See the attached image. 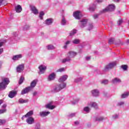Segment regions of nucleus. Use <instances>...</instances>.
I'll use <instances>...</instances> for the list:
<instances>
[{"instance_id": "1", "label": "nucleus", "mask_w": 129, "mask_h": 129, "mask_svg": "<svg viewBox=\"0 0 129 129\" xmlns=\"http://www.w3.org/2000/svg\"><path fill=\"white\" fill-rule=\"evenodd\" d=\"M66 83H65L56 85L51 89V92H52V93H57V92H59L62 89H64V88L66 87Z\"/></svg>"}, {"instance_id": "2", "label": "nucleus", "mask_w": 129, "mask_h": 129, "mask_svg": "<svg viewBox=\"0 0 129 129\" xmlns=\"http://www.w3.org/2000/svg\"><path fill=\"white\" fill-rule=\"evenodd\" d=\"M115 10V6L113 4L109 5L106 8L103 9L100 12V14H104L108 12H113Z\"/></svg>"}, {"instance_id": "3", "label": "nucleus", "mask_w": 129, "mask_h": 129, "mask_svg": "<svg viewBox=\"0 0 129 129\" xmlns=\"http://www.w3.org/2000/svg\"><path fill=\"white\" fill-rule=\"evenodd\" d=\"M10 83V79L8 78L3 79L2 82L0 83V90L1 89H6L7 86Z\"/></svg>"}, {"instance_id": "4", "label": "nucleus", "mask_w": 129, "mask_h": 129, "mask_svg": "<svg viewBox=\"0 0 129 129\" xmlns=\"http://www.w3.org/2000/svg\"><path fill=\"white\" fill-rule=\"evenodd\" d=\"M115 66H116V62H111L106 65L104 69L103 70V72H107V71H109V70L112 69V68H114Z\"/></svg>"}, {"instance_id": "5", "label": "nucleus", "mask_w": 129, "mask_h": 129, "mask_svg": "<svg viewBox=\"0 0 129 129\" xmlns=\"http://www.w3.org/2000/svg\"><path fill=\"white\" fill-rule=\"evenodd\" d=\"M25 69V64L24 63L19 64L18 66L16 68V71L18 73H21V72H23L24 71V70Z\"/></svg>"}, {"instance_id": "6", "label": "nucleus", "mask_w": 129, "mask_h": 129, "mask_svg": "<svg viewBox=\"0 0 129 129\" xmlns=\"http://www.w3.org/2000/svg\"><path fill=\"white\" fill-rule=\"evenodd\" d=\"M38 69H39V74H44L47 70V67H46V66L41 64L39 66Z\"/></svg>"}, {"instance_id": "7", "label": "nucleus", "mask_w": 129, "mask_h": 129, "mask_svg": "<svg viewBox=\"0 0 129 129\" xmlns=\"http://www.w3.org/2000/svg\"><path fill=\"white\" fill-rule=\"evenodd\" d=\"M73 16L76 20H80V18H82V15L80 11H76L73 13Z\"/></svg>"}, {"instance_id": "8", "label": "nucleus", "mask_w": 129, "mask_h": 129, "mask_svg": "<svg viewBox=\"0 0 129 129\" xmlns=\"http://www.w3.org/2000/svg\"><path fill=\"white\" fill-rule=\"evenodd\" d=\"M56 79V73H52L48 76L47 81H53Z\"/></svg>"}, {"instance_id": "9", "label": "nucleus", "mask_w": 129, "mask_h": 129, "mask_svg": "<svg viewBox=\"0 0 129 129\" xmlns=\"http://www.w3.org/2000/svg\"><path fill=\"white\" fill-rule=\"evenodd\" d=\"M54 22V19L53 18H48L44 21V24L46 26H51Z\"/></svg>"}, {"instance_id": "10", "label": "nucleus", "mask_w": 129, "mask_h": 129, "mask_svg": "<svg viewBox=\"0 0 129 129\" xmlns=\"http://www.w3.org/2000/svg\"><path fill=\"white\" fill-rule=\"evenodd\" d=\"M76 55H77V52L72 51H69L67 54V56L71 59L74 58Z\"/></svg>"}, {"instance_id": "11", "label": "nucleus", "mask_w": 129, "mask_h": 129, "mask_svg": "<svg viewBox=\"0 0 129 129\" xmlns=\"http://www.w3.org/2000/svg\"><path fill=\"white\" fill-rule=\"evenodd\" d=\"M26 121L28 124H33L35 123V119L33 117H29L27 118Z\"/></svg>"}, {"instance_id": "12", "label": "nucleus", "mask_w": 129, "mask_h": 129, "mask_svg": "<svg viewBox=\"0 0 129 129\" xmlns=\"http://www.w3.org/2000/svg\"><path fill=\"white\" fill-rule=\"evenodd\" d=\"M30 10L34 15H38L39 14V11L38 9L33 6H30Z\"/></svg>"}, {"instance_id": "13", "label": "nucleus", "mask_w": 129, "mask_h": 129, "mask_svg": "<svg viewBox=\"0 0 129 129\" xmlns=\"http://www.w3.org/2000/svg\"><path fill=\"white\" fill-rule=\"evenodd\" d=\"M92 96L94 97H97L99 96V91L97 89H94L91 91Z\"/></svg>"}, {"instance_id": "14", "label": "nucleus", "mask_w": 129, "mask_h": 129, "mask_svg": "<svg viewBox=\"0 0 129 129\" xmlns=\"http://www.w3.org/2000/svg\"><path fill=\"white\" fill-rule=\"evenodd\" d=\"M88 105L89 106H91V107H93L96 109H97V108H98V104H97L96 102H90V103H88Z\"/></svg>"}, {"instance_id": "15", "label": "nucleus", "mask_w": 129, "mask_h": 129, "mask_svg": "<svg viewBox=\"0 0 129 129\" xmlns=\"http://www.w3.org/2000/svg\"><path fill=\"white\" fill-rule=\"evenodd\" d=\"M121 80L118 78H114L112 80V83L113 84H118V83H121Z\"/></svg>"}, {"instance_id": "16", "label": "nucleus", "mask_w": 129, "mask_h": 129, "mask_svg": "<svg viewBox=\"0 0 129 129\" xmlns=\"http://www.w3.org/2000/svg\"><path fill=\"white\" fill-rule=\"evenodd\" d=\"M22 57L23 55L22 54H17L13 56L12 60H13V61H18Z\"/></svg>"}, {"instance_id": "17", "label": "nucleus", "mask_w": 129, "mask_h": 129, "mask_svg": "<svg viewBox=\"0 0 129 129\" xmlns=\"http://www.w3.org/2000/svg\"><path fill=\"white\" fill-rule=\"evenodd\" d=\"M67 78H68V76L67 75L62 76L58 79V82H64V81H66V80H67Z\"/></svg>"}, {"instance_id": "18", "label": "nucleus", "mask_w": 129, "mask_h": 129, "mask_svg": "<svg viewBox=\"0 0 129 129\" xmlns=\"http://www.w3.org/2000/svg\"><path fill=\"white\" fill-rule=\"evenodd\" d=\"M30 90H32L31 89V88L29 87H28L25 89H24L22 91H21V94L22 95H24V94H26L27 93H28Z\"/></svg>"}, {"instance_id": "19", "label": "nucleus", "mask_w": 129, "mask_h": 129, "mask_svg": "<svg viewBox=\"0 0 129 129\" xmlns=\"http://www.w3.org/2000/svg\"><path fill=\"white\" fill-rule=\"evenodd\" d=\"M81 23L80 27L81 28H84L86 27V24H87V19H83L81 21H80Z\"/></svg>"}, {"instance_id": "20", "label": "nucleus", "mask_w": 129, "mask_h": 129, "mask_svg": "<svg viewBox=\"0 0 129 129\" xmlns=\"http://www.w3.org/2000/svg\"><path fill=\"white\" fill-rule=\"evenodd\" d=\"M50 113L49 111H41L40 112L39 114L41 117H45L46 116H48Z\"/></svg>"}, {"instance_id": "21", "label": "nucleus", "mask_w": 129, "mask_h": 129, "mask_svg": "<svg viewBox=\"0 0 129 129\" xmlns=\"http://www.w3.org/2000/svg\"><path fill=\"white\" fill-rule=\"evenodd\" d=\"M105 119H107V117H103V116H99V117H96L95 118V120H96V121H103V120H105Z\"/></svg>"}, {"instance_id": "22", "label": "nucleus", "mask_w": 129, "mask_h": 129, "mask_svg": "<svg viewBox=\"0 0 129 129\" xmlns=\"http://www.w3.org/2000/svg\"><path fill=\"white\" fill-rule=\"evenodd\" d=\"M52 102H50L48 104H46L45 105L46 108H48V109H54L55 107L54 105H52Z\"/></svg>"}, {"instance_id": "23", "label": "nucleus", "mask_w": 129, "mask_h": 129, "mask_svg": "<svg viewBox=\"0 0 129 129\" xmlns=\"http://www.w3.org/2000/svg\"><path fill=\"white\" fill-rule=\"evenodd\" d=\"M13 39L12 41H19L21 38L18 36V33L14 32Z\"/></svg>"}, {"instance_id": "24", "label": "nucleus", "mask_w": 129, "mask_h": 129, "mask_svg": "<svg viewBox=\"0 0 129 129\" xmlns=\"http://www.w3.org/2000/svg\"><path fill=\"white\" fill-rule=\"evenodd\" d=\"M17 95V91H11L10 92L8 96L10 97V98H14L15 96Z\"/></svg>"}, {"instance_id": "25", "label": "nucleus", "mask_w": 129, "mask_h": 129, "mask_svg": "<svg viewBox=\"0 0 129 129\" xmlns=\"http://www.w3.org/2000/svg\"><path fill=\"white\" fill-rule=\"evenodd\" d=\"M34 115V111L31 110L29 111L28 112L26 113V115H24L25 117L29 118V117H32V116Z\"/></svg>"}, {"instance_id": "26", "label": "nucleus", "mask_w": 129, "mask_h": 129, "mask_svg": "<svg viewBox=\"0 0 129 129\" xmlns=\"http://www.w3.org/2000/svg\"><path fill=\"white\" fill-rule=\"evenodd\" d=\"M36 85H37V80H34L31 83L30 86L29 87H30V89L32 90L33 88L36 87Z\"/></svg>"}, {"instance_id": "27", "label": "nucleus", "mask_w": 129, "mask_h": 129, "mask_svg": "<svg viewBox=\"0 0 129 129\" xmlns=\"http://www.w3.org/2000/svg\"><path fill=\"white\" fill-rule=\"evenodd\" d=\"M71 60V58L67 55V57L61 60V62L62 64H65L67 62H70Z\"/></svg>"}, {"instance_id": "28", "label": "nucleus", "mask_w": 129, "mask_h": 129, "mask_svg": "<svg viewBox=\"0 0 129 129\" xmlns=\"http://www.w3.org/2000/svg\"><path fill=\"white\" fill-rule=\"evenodd\" d=\"M128 96L129 92H125L120 95V98H122V99L124 98H127V97H128Z\"/></svg>"}, {"instance_id": "29", "label": "nucleus", "mask_w": 129, "mask_h": 129, "mask_svg": "<svg viewBox=\"0 0 129 129\" xmlns=\"http://www.w3.org/2000/svg\"><path fill=\"white\" fill-rule=\"evenodd\" d=\"M15 10L16 13H21L22 12V7L20 5H18L15 7Z\"/></svg>"}, {"instance_id": "30", "label": "nucleus", "mask_w": 129, "mask_h": 129, "mask_svg": "<svg viewBox=\"0 0 129 129\" xmlns=\"http://www.w3.org/2000/svg\"><path fill=\"white\" fill-rule=\"evenodd\" d=\"M67 24V20H66L64 16H63L61 21V26H66Z\"/></svg>"}, {"instance_id": "31", "label": "nucleus", "mask_w": 129, "mask_h": 129, "mask_svg": "<svg viewBox=\"0 0 129 129\" xmlns=\"http://www.w3.org/2000/svg\"><path fill=\"white\" fill-rule=\"evenodd\" d=\"M70 44H71V40H67V41H66V42L64 43V45L63 46V49H67V48L68 47V45H70Z\"/></svg>"}, {"instance_id": "32", "label": "nucleus", "mask_w": 129, "mask_h": 129, "mask_svg": "<svg viewBox=\"0 0 129 129\" xmlns=\"http://www.w3.org/2000/svg\"><path fill=\"white\" fill-rule=\"evenodd\" d=\"M90 110H91V109H90L88 106H86L83 108V111H85L86 113H89V112H90Z\"/></svg>"}, {"instance_id": "33", "label": "nucleus", "mask_w": 129, "mask_h": 129, "mask_svg": "<svg viewBox=\"0 0 129 129\" xmlns=\"http://www.w3.org/2000/svg\"><path fill=\"white\" fill-rule=\"evenodd\" d=\"M46 48L47 49V50H55V49H56V47H55V46H54V45L52 44H49L46 46Z\"/></svg>"}, {"instance_id": "34", "label": "nucleus", "mask_w": 129, "mask_h": 129, "mask_svg": "<svg viewBox=\"0 0 129 129\" xmlns=\"http://www.w3.org/2000/svg\"><path fill=\"white\" fill-rule=\"evenodd\" d=\"M28 101H29V100L28 99L24 100L22 98H20L19 100V103H21V104L27 103V102H28Z\"/></svg>"}, {"instance_id": "35", "label": "nucleus", "mask_w": 129, "mask_h": 129, "mask_svg": "<svg viewBox=\"0 0 129 129\" xmlns=\"http://www.w3.org/2000/svg\"><path fill=\"white\" fill-rule=\"evenodd\" d=\"M73 43L75 45H78V44L80 43V39H75L72 41Z\"/></svg>"}, {"instance_id": "36", "label": "nucleus", "mask_w": 129, "mask_h": 129, "mask_svg": "<svg viewBox=\"0 0 129 129\" xmlns=\"http://www.w3.org/2000/svg\"><path fill=\"white\" fill-rule=\"evenodd\" d=\"M95 9H96V5L93 4V6L90 7V8H89V10L90 12H94Z\"/></svg>"}, {"instance_id": "37", "label": "nucleus", "mask_w": 129, "mask_h": 129, "mask_svg": "<svg viewBox=\"0 0 129 129\" xmlns=\"http://www.w3.org/2000/svg\"><path fill=\"white\" fill-rule=\"evenodd\" d=\"M79 100H80V99L77 98V99H74L73 101H71V102H72V104L75 105V104H77V103L78 102H79Z\"/></svg>"}, {"instance_id": "38", "label": "nucleus", "mask_w": 129, "mask_h": 129, "mask_svg": "<svg viewBox=\"0 0 129 129\" xmlns=\"http://www.w3.org/2000/svg\"><path fill=\"white\" fill-rule=\"evenodd\" d=\"M76 33H77V30L74 29L72 30L71 32L70 33V36L72 37V36H74V35H75Z\"/></svg>"}, {"instance_id": "39", "label": "nucleus", "mask_w": 129, "mask_h": 129, "mask_svg": "<svg viewBox=\"0 0 129 129\" xmlns=\"http://www.w3.org/2000/svg\"><path fill=\"white\" fill-rule=\"evenodd\" d=\"M117 105L118 106H123V105H124V101H119L117 103Z\"/></svg>"}, {"instance_id": "40", "label": "nucleus", "mask_w": 129, "mask_h": 129, "mask_svg": "<svg viewBox=\"0 0 129 129\" xmlns=\"http://www.w3.org/2000/svg\"><path fill=\"white\" fill-rule=\"evenodd\" d=\"M121 68H122L124 71H126V70H127V66L123 64L121 66Z\"/></svg>"}, {"instance_id": "41", "label": "nucleus", "mask_w": 129, "mask_h": 129, "mask_svg": "<svg viewBox=\"0 0 129 129\" xmlns=\"http://www.w3.org/2000/svg\"><path fill=\"white\" fill-rule=\"evenodd\" d=\"M24 80H25V78H24L23 77H21L19 80V84H22V83L24 82Z\"/></svg>"}, {"instance_id": "42", "label": "nucleus", "mask_w": 129, "mask_h": 129, "mask_svg": "<svg viewBox=\"0 0 129 129\" xmlns=\"http://www.w3.org/2000/svg\"><path fill=\"white\" fill-rule=\"evenodd\" d=\"M44 15H45V14L43 12H41L39 13V18L40 19V20H43V16H44Z\"/></svg>"}, {"instance_id": "43", "label": "nucleus", "mask_w": 129, "mask_h": 129, "mask_svg": "<svg viewBox=\"0 0 129 129\" xmlns=\"http://www.w3.org/2000/svg\"><path fill=\"white\" fill-rule=\"evenodd\" d=\"M65 71V68H61L56 71V72H64Z\"/></svg>"}, {"instance_id": "44", "label": "nucleus", "mask_w": 129, "mask_h": 129, "mask_svg": "<svg viewBox=\"0 0 129 129\" xmlns=\"http://www.w3.org/2000/svg\"><path fill=\"white\" fill-rule=\"evenodd\" d=\"M92 29H93V25H92L91 24H89L88 26V31H91V30H92Z\"/></svg>"}, {"instance_id": "45", "label": "nucleus", "mask_w": 129, "mask_h": 129, "mask_svg": "<svg viewBox=\"0 0 129 129\" xmlns=\"http://www.w3.org/2000/svg\"><path fill=\"white\" fill-rule=\"evenodd\" d=\"M82 79H83V78H82V77H80V78H77V79H75V82H79L80 81H81V80H82Z\"/></svg>"}, {"instance_id": "46", "label": "nucleus", "mask_w": 129, "mask_h": 129, "mask_svg": "<svg viewBox=\"0 0 129 129\" xmlns=\"http://www.w3.org/2000/svg\"><path fill=\"white\" fill-rule=\"evenodd\" d=\"M5 112H7V109L6 108L0 109V114L5 113Z\"/></svg>"}, {"instance_id": "47", "label": "nucleus", "mask_w": 129, "mask_h": 129, "mask_svg": "<svg viewBox=\"0 0 129 129\" xmlns=\"http://www.w3.org/2000/svg\"><path fill=\"white\" fill-rule=\"evenodd\" d=\"M113 42H114V38H110L109 40L108 43L110 44H113Z\"/></svg>"}, {"instance_id": "48", "label": "nucleus", "mask_w": 129, "mask_h": 129, "mask_svg": "<svg viewBox=\"0 0 129 129\" xmlns=\"http://www.w3.org/2000/svg\"><path fill=\"white\" fill-rule=\"evenodd\" d=\"M112 118L113 119H117V118H118V114H115L112 116Z\"/></svg>"}, {"instance_id": "49", "label": "nucleus", "mask_w": 129, "mask_h": 129, "mask_svg": "<svg viewBox=\"0 0 129 129\" xmlns=\"http://www.w3.org/2000/svg\"><path fill=\"white\" fill-rule=\"evenodd\" d=\"M123 22V21H122V19H119L117 22L118 26H120V25H121V24H122Z\"/></svg>"}, {"instance_id": "50", "label": "nucleus", "mask_w": 129, "mask_h": 129, "mask_svg": "<svg viewBox=\"0 0 129 129\" xmlns=\"http://www.w3.org/2000/svg\"><path fill=\"white\" fill-rule=\"evenodd\" d=\"M6 122V120L5 119H0V125L4 124Z\"/></svg>"}, {"instance_id": "51", "label": "nucleus", "mask_w": 129, "mask_h": 129, "mask_svg": "<svg viewBox=\"0 0 129 129\" xmlns=\"http://www.w3.org/2000/svg\"><path fill=\"white\" fill-rule=\"evenodd\" d=\"M101 83L102 84H108V80H104V81H102V82H101Z\"/></svg>"}, {"instance_id": "52", "label": "nucleus", "mask_w": 129, "mask_h": 129, "mask_svg": "<svg viewBox=\"0 0 129 129\" xmlns=\"http://www.w3.org/2000/svg\"><path fill=\"white\" fill-rule=\"evenodd\" d=\"M98 17H99V14H94L93 16V19H94V20L98 19Z\"/></svg>"}, {"instance_id": "53", "label": "nucleus", "mask_w": 129, "mask_h": 129, "mask_svg": "<svg viewBox=\"0 0 129 129\" xmlns=\"http://www.w3.org/2000/svg\"><path fill=\"white\" fill-rule=\"evenodd\" d=\"M24 31H25L26 30H29V29H30V26L29 25H25L24 27Z\"/></svg>"}, {"instance_id": "54", "label": "nucleus", "mask_w": 129, "mask_h": 129, "mask_svg": "<svg viewBox=\"0 0 129 129\" xmlns=\"http://www.w3.org/2000/svg\"><path fill=\"white\" fill-rule=\"evenodd\" d=\"M35 129H41V126L40 124H37L35 126Z\"/></svg>"}, {"instance_id": "55", "label": "nucleus", "mask_w": 129, "mask_h": 129, "mask_svg": "<svg viewBox=\"0 0 129 129\" xmlns=\"http://www.w3.org/2000/svg\"><path fill=\"white\" fill-rule=\"evenodd\" d=\"M85 59H86V61H89V60H90L91 57H90V56H86L85 57Z\"/></svg>"}, {"instance_id": "56", "label": "nucleus", "mask_w": 129, "mask_h": 129, "mask_svg": "<svg viewBox=\"0 0 129 129\" xmlns=\"http://www.w3.org/2000/svg\"><path fill=\"white\" fill-rule=\"evenodd\" d=\"M71 117H73V116H75V113H72L70 115Z\"/></svg>"}, {"instance_id": "57", "label": "nucleus", "mask_w": 129, "mask_h": 129, "mask_svg": "<svg viewBox=\"0 0 129 129\" xmlns=\"http://www.w3.org/2000/svg\"><path fill=\"white\" fill-rule=\"evenodd\" d=\"M3 52H4V48H0V55L2 54Z\"/></svg>"}, {"instance_id": "58", "label": "nucleus", "mask_w": 129, "mask_h": 129, "mask_svg": "<svg viewBox=\"0 0 129 129\" xmlns=\"http://www.w3.org/2000/svg\"><path fill=\"white\" fill-rule=\"evenodd\" d=\"M6 107H7V104H4L2 106V108H6Z\"/></svg>"}, {"instance_id": "59", "label": "nucleus", "mask_w": 129, "mask_h": 129, "mask_svg": "<svg viewBox=\"0 0 129 129\" xmlns=\"http://www.w3.org/2000/svg\"><path fill=\"white\" fill-rule=\"evenodd\" d=\"M37 94H38V93L37 92H34L33 93V96H36V95H37Z\"/></svg>"}, {"instance_id": "60", "label": "nucleus", "mask_w": 129, "mask_h": 129, "mask_svg": "<svg viewBox=\"0 0 129 129\" xmlns=\"http://www.w3.org/2000/svg\"><path fill=\"white\" fill-rule=\"evenodd\" d=\"M75 124H76V125L79 124V121H76L75 122Z\"/></svg>"}, {"instance_id": "61", "label": "nucleus", "mask_w": 129, "mask_h": 129, "mask_svg": "<svg viewBox=\"0 0 129 129\" xmlns=\"http://www.w3.org/2000/svg\"><path fill=\"white\" fill-rule=\"evenodd\" d=\"M120 44H121V43L120 42V40H119L117 43H115V45H120Z\"/></svg>"}, {"instance_id": "62", "label": "nucleus", "mask_w": 129, "mask_h": 129, "mask_svg": "<svg viewBox=\"0 0 129 129\" xmlns=\"http://www.w3.org/2000/svg\"><path fill=\"white\" fill-rule=\"evenodd\" d=\"M3 2H4V0H0V7L3 5Z\"/></svg>"}, {"instance_id": "63", "label": "nucleus", "mask_w": 129, "mask_h": 129, "mask_svg": "<svg viewBox=\"0 0 129 129\" xmlns=\"http://www.w3.org/2000/svg\"><path fill=\"white\" fill-rule=\"evenodd\" d=\"M4 45V42H0V48Z\"/></svg>"}, {"instance_id": "64", "label": "nucleus", "mask_w": 129, "mask_h": 129, "mask_svg": "<svg viewBox=\"0 0 129 129\" xmlns=\"http://www.w3.org/2000/svg\"><path fill=\"white\" fill-rule=\"evenodd\" d=\"M79 52V53H82V52H83L82 49H80Z\"/></svg>"}]
</instances>
